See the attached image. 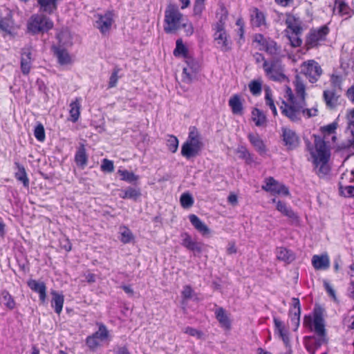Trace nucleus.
<instances>
[{
	"instance_id": "obj_1",
	"label": "nucleus",
	"mask_w": 354,
	"mask_h": 354,
	"mask_svg": "<svg viewBox=\"0 0 354 354\" xmlns=\"http://www.w3.org/2000/svg\"><path fill=\"white\" fill-rule=\"evenodd\" d=\"M292 84L294 90L289 86L283 88V99L280 106L282 115L294 122L300 121L302 116L307 118L316 116L318 113L316 106L306 108V86L304 78L296 75Z\"/></svg>"
},
{
	"instance_id": "obj_2",
	"label": "nucleus",
	"mask_w": 354,
	"mask_h": 354,
	"mask_svg": "<svg viewBox=\"0 0 354 354\" xmlns=\"http://www.w3.org/2000/svg\"><path fill=\"white\" fill-rule=\"evenodd\" d=\"M304 325L314 330L316 334V336H306L304 339L308 352L315 354L316 350L327 342L323 310L320 307L315 308L313 317L310 315L304 316Z\"/></svg>"
},
{
	"instance_id": "obj_3",
	"label": "nucleus",
	"mask_w": 354,
	"mask_h": 354,
	"mask_svg": "<svg viewBox=\"0 0 354 354\" xmlns=\"http://www.w3.org/2000/svg\"><path fill=\"white\" fill-rule=\"evenodd\" d=\"M188 27L187 35H192L194 29L191 24H187V19L180 12L178 6L169 3L165 11L164 30L166 33H176L181 28Z\"/></svg>"
},
{
	"instance_id": "obj_4",
	"label": "nucleus",
	"mask_w": 354,
	"mask_h": 354,
	"mask_svg": "<svg viewBox=\"0 0 354 354\" xmlns=\"http://www.w3.org/2000/svg\"><path fill=\"white\" fill-rule=\"evenodd\" d=\"M315 150L311 151L315 169L319 176H324L329 171L328 162L330 157V150L326 142L319 137L315 139Z\"/></svg>"
},
{
	"instance_id": "obj_5",
	"label": "nucleus",
	"mask_w": 354,
	"mask_h": 354,
	"mask_svg": "<svg viewBox=\"0 0 354 354\" xmlns=\"http://www.w3.org/2000/svg\"><path fill=\"white\" fill-rule=\"evenodd\" d=\"M203 147L199 132L195 127L189 128L187 140L181 147V154L187 159L197 156Z\"/></svg>"
},
{
	"instance_id": "obj_6",
	"label": "nucleus",
	"mask_w": 354,
	"mask_h": 354,
	"mask_svg": "<svg viewBox=\"0 0 354 354\" xmlns=\"http://www.w3.org/2000/svg\"><path fill=\"white\" fill-rule=\"evenodd\" d=\"M263 68L266 75L272 81L283 82L288 80L284 74V66L279 59H270L265 61Z\"/></svg>"
},
{
	"instance_id": "obj_7",
	"label": "nucleus",
	"mask_w": 354,
	"mask_h": 354,
	"mask_svg": "<svg viewBox=\"0 0 354 354\" xmlns=\"http://www.w3.org/2000/svg\"><path fill=\"white\" fill-rule=\"evenodd\" d=\"M57 38L59 41L58 46H54V53L61 65H66L71 63V57L64 46L71 45L69 34L67 31H62L57 34Z\"/></svg>"
},
{
	"instance_id": "obj_8",
	"label": "nucleus",
	"mask_w": 354,
	"mask_h": 354,
	"mask_svg": "<svg viewBox=\"0 0 354 354\" xmlns=\"http://www.w3.org/2000/svg\"><path fill=\"white\" fill-rule=\"evenodd\" d=\"M53 27V22L41 14L32 15L28 22V30L32 34L48 32Z\"/></svg>"
},
{
	"instance_id": "obj_9",
	"label": "nucleus",
	"mask_w": 354,
	"mask_h": 354,
	"mask_svg": "<svg viewBox=\"0 0 354 354\" xmlns=\"http://www.w3.org/2000/svg\"><path fill=\"white\" fill-rule=\"evenodd\" d=\"M329 28L326 25L310 30L306 40L307 48H313L322 45L326 40Z\"/></svg>"
},
{
	"instance_id": "obj_10",
	"label": "nucleus",
	"mask_w": 354,
	"mask_h": 354,
	"mask_svg": "<svg viewBox=\"0 0 354 354\" xmlns=\"http://www.w3.org/2000/svg\"><path fill=\"white\" fill-rule=\"evenodd\" d=\"M301 73L308 78L311 83L316 82L322 74V69L315 60L304 62L301 66Z\"/></svg>"
},
{
	"instance_id": "obj_11",
	"label": "nucleus",
	"mask_w": 354,
	"mask_h": 354,
	"mask_svg": "<svg viewBox=\"0 0 354 354\" xmlns=\"http://www.w3.org/2000/svg\"><path fill=\"white\" fill-rule=\"evenodd\" d=\"M186 66L183 68V80L186 83H191L196 77L200 69L199 62L192 56L185 59Z\"/></svg>"
},
{
	"instance_id": "obj_12",
	"label": "nucleus",
	"mask_w": 354,
	"mask_h": 354,
	"mask_svg": "<svg viewBox=\"0 0 354 354\" xmlns=\"http://www.w3.org/2000/svg\"><path fill=\"white\" fill-rule=\"evenodd\" d=\"M262 189L272 194H278L288 196L289 195V190L286 186L280 183L272 177H269L265 179L264 185L261 187Z\"/></svg>"
},
{
	"instance_id": "obj_13",
	"label": "nucleus",
	"mask_w": 354,
	"mask_h": 354,
	"mask_svg": "<svg viewBox=\"0 0 354 354\" xmlns=\"http://www.w3.org/2000/svg\"><path fill=\"white\" fill-rule=\"evenodd\" d=\"M95 21V26L102 35H108L114 22V13L113 11H106L104 14H98Z\"/></svg>"
},
{
	"instance_id": "obj_14",
	"label": "nucleus",
	"mask_w": 354,
	"mask_h": 354,
	"mask_svg": "<svg viewBox=\"0 0 354 354\" xmlns=\"http://www.w3.org/2000/svg\"><path fill=\"white\" fill-rule=\"evenodd\" d=\"M250 18L251 26L259 28L261 30L268 28L266 14L257 8H252L250 10Z\"/></svg>"
},
{
	"instance_id": "obj_15",
	"label": "nucleus",
	"mask_w": 354,
	"mask_h": 354,
	"mask_svg": "<svg viewBox=\"0 0 354 354\" xmlns=\"http://www.w3.org/2000/svg\"><path fill=\"white\" fill-rule=\"evenodd\" d=\"M274 333L283 341L286 346H290V333L286 324L277 317L273 319Z\"/></svg>"
},
{
	"instance_id": "obj_16",
	"label": "nucleus",
	"mask_w": 354,
	"mask_h": 354,
	"mask_svg": "<svg viewBox=\"0 0 354 354\" xmlns=\"http://www.w3.org/2000/svg\"><path fill=\"white\" fill-rule=\"evenodd\" d=\"M13 26L11 10L5 7H0V29L6 32L10 33Z\"/></svg>"
},
{
	"instance_id": "obj_17",
	"label": "nucleus",
	"mask_w": 354,
	"mask_h": 354,
	"mask_svg": "<svg viewBox=\"0 0 354 354\" xmlns=\"http://www.w3.org/2000/svg\"><path fill=\"white\" fill-rule=\"evenodd\" d=\"M289 313L291 322L295 326L294 330H296L299 326L301 315V306L298 298L293 297L292 299L291 307Z\"/></svg>"
},
{
	"instance_id": "obj_18",
	"label": "nucleus",
	"mask_w": 354,
	"mask_h": 354,
	"mask_svg": "<svg viewBox=\"0 0 354 354\" xmlns=\"http://www.w3.org/2000/svg\"><path fill=\"white\" fill-rule=\"evenodd\" d=\"M181 245L187 250L200 253L202 252V243L192 239L191 235L187 232H183L180 234Z\"/></svg>"
},
{
	"instance_id": "obj_19",
	"label": "nucleus",
	"mask_w": 354,
	"mask_h": 354,
	"mask_svg": "<svg viewBox=\"0 0 354 354\" xmlns=\"http://www.w3.org/2000/svg\"><path fill=\"white\" fill-rule=\"evenodd\" d=\"M27 284L33 292L39 295L41 303L44 304L46 301V286L45 283L35 279H30Z\"/></svg>"
},
{
	"instance_id": "obj_20",
	"label": "nucleus",
	"mask_w": 354,
	"mask_h": 354,
	"mask_svg": "<svg viewBox=\"0 0 354 354\" xmlns=\"http://www.w3.org/2000/svg\"><path fill=\"white\" fill-rule=\"evenodd\" d=\"M119 197L122 199L138 201L141 196V190L139 187H127L119 189Z\"/></svg>"
},
{
	"instance_id": "obj_21",
	"label": "nucleus",
	"mask_w": 354,
	"mask_h": 354,
	"mask_svg": "<svg viewBox=\"0 0 354 354\" xmlns=\"http://www.w3.org/2000/svg\"><path fill=\"white\" fill-rule=\"evenodd\" d=\"M283 140L288 149H294L299 145V138L295 132L289 129H283Z\"/></svg>"
},
{
	"instance_id": "obj_22",
	"label": "nucleus",
	"mask_w": 354,
	"mask_h": 354,
	"mask_svg": "<svg viewBox=\"0 0 354 354\" xmlns=\"http://www.w3.org/2000/svg\"><path fill=\"white\" fill-rule=\"evenodd\" d=\"M214 39L218 48H219L221 51L227 52L230 50V42L226 32H214Z\"/></svg>"
},
{
	"instance_id": "obj_23",
	"label": "nucleus",
	"mask_w": 354,
	"mask_h": 354,
	"mask_svg": "<svg viewBox=\"0 0 354 354\" xmlns=\"http://www.w3.org/2000/svg\"><path fill=\"white\" fill-rule=\"evenodd\" d=\"M312 265L315 270H327L330 266V259L328 254L313 255L312 257Z\"/></svg>"
},
{
	"instance_id": "obj_24",
	"label": "nucleus",
	"mask_w": 354,
	"mask_h": 354,
	"mask_svg": "<svg viewBox=\"0 0 354 354\" xmlns=\"http://www.w3.org/2000/svg\"><path fill=\"white\" fill-rule=\"evenodd\" d=\"M286 25L295 35H298L301 32V21L299 18L291 14H286Z\"/></svg>"
},
{
	"instance_id": "obj_25",
	"label": "nucleus",
	"mask_w": 354,
	"mask_h": 354,
	"mask_svg": "<svg viewBox=\"0 0 354 354\" xmlns=\"http://www.w3.org/2000/svg\"><path fill=\"white\" fill-rule=\"evenodd\" d=\"M32 57L28 48H24L21 52V69L24 75H28L31 68Z\"/></svg>"
},
{
	"instance_id": "obj_26",
	"label": "nucleus",
	"mask_w": 354,
	"mask_h": 354,
	"mask_svg": "<svg viewBox=\"0 0 354 354\" xmlns=\"http://www.w3.org/2000/svg\"><path fill=\"white\" fill-rule=\"evenodd\" d=\"M50 294L52 295L51 306L57 315H60L64 306V297L56 290H51Z\"/></svg>"
},
{
	"instance_id": "obj_27",
	"label": "nucleus",
	"mask_w": 354,
	"mask_h": 354,
	"mask_svg": "<svg viewBox=\"0 0 354 354\" xmlns=\"http://www.w3.org/2000/svg\"><path fill=\"white\" fill-rule=\"evenodd\" d=\"M248 140L252 145L255 148L256 151L260 154H265L266 152V145L257 133H249L248 136Z\"/></svg>"
},
{
	"instance_id": "obj_28",
	"label": "nucleus",
	"mask_w": 354,
	"mask_h": 354,
	"mask_svg": "<svg viewBox=\"0 0 354 354\" xmlns=\"http://www.w3.org/2000/svg\"><path fill=\"white\" fill-rule=\"evenodd\" d=\"M189 219L194 228L202 235H206L209 233V227L196 215L190 214Z\"/></svg>"
},
{
	"instance_id": "obj_29",
	"label": "nucleus",
	"mask_w": 354,
	"mask_h": 354,
	"mask_svg": "<svg viewBox=\"0 0 354 354\" xmlns=\"http://www.w3.org/2000/svg\"><path fill=\"white\" fill-rule=\"evenodd\" d=\"M82 99L80 97H76L75 100L71 102L69 106V114L71 120L73 122H76L80 115Z\"/></svg>"
},
{
	"instance_id": "obj_30",
	"label": "nucleus",
	"mask_w": 354,
	"mask_h": 354,
	"mask_svg": "<svg viewBox=\"0 0 354 354\" xmlns=\"http://www.w3.org/2000/svg\"><path fill=\"white\" fill-rule=\"evenodd\" d=\"M323 97L328 108L334 109L337 106L338 96L333 90H325Z\"/></svg>"
},
{
	"instance_id": "obj_31",
	"label": "nucleus",
	"mask_w": 354,
	"mask_h": 354,
	"mask_svg": "<svg viewBox=\"0 0 354 354\" xmlns=\"http://www.w3.org/2000/svg\"><path fill=\"white\" fill-rule=\"evenodd\" d=\"M276 255L279 260L286 263H290L295 259L293 252L283 247H279L276 249Z\"/></svg>"
},
{
	"instance_id": "obj_32",
	"label": "nucleus",
	"mask_w": 354,
	"mask_h": 354,
	"mask_svg": "<svg viewBox=\"0 0 354 354\" xmlns=\"http://www.w3.org/2000/svg\"><path fill=\"white\" fill-rule=\"evenodd\" d=\"M57 0H38L39 10L48 14L53 13L57 10Z\"/></svg>"
},
{
	"instance_id": "obj_33",
	"label": "nucleus",
	"mask_w": 354,
	"mask_h": 354,
	"mask_svg": "<svg viewBox=\"0 0 354 354\" xmlns=\"http://www.w3.org/2000/svg\"><path fill=\"white\" fill-rule=\"evenodd\" d=\"M15 166L17 169V171L15 174V178L17 180L21 182L24 187L28 188L29 179L27 176V174L24 167L18 162H15Z\"/></svg>"
},
{
	"instance_id": "obj_34",
	"label": "nucleus",
	"mask_w": 354,
	"mask_h": 354,
	"mask_svg": "<svg viewBox=\"0 0 354 354\" xmlns=\"http://www.w3.org/2000/svg\"><path fill=\"white\" fill-rule=\"evenodd\" d=\"M229 106L234 114H243V104L241 97L238 95H234L229 100Z\"/></svg>"
},
{
	"instance_id": "obj_35",
	"label": "nucleus",
	"mask_w": 354,
	"mask_h": 354,
	"mask_svg": "<svg viewBox=\"0 0 354 354\" xmlns=\"http://www.w3.org/2000/svg\"><path fill=\"white\" fill-rule=\"evenodd\" d=\"M215 315L216 319L218 321L222 327H224L227 329L230 328V321L227 315L226 314L225 310L223 308H216L215 310Z\"/></svg>"
},
{
	"instance_id": "obj_36",
	"label": "nucleus",
	"mask_w": 354,
	"mask_h": 354,
	"mask_svg": "<svg viewBox=\"0 0 354 354\" xmlns=\"http://www.w3.org/2000/svg\"><path fill=\"white\" fill-rule=\"evenodd\" d=\"M276 208L279 212L290 218H297V214L293 212V210L290 207H288L285 203L281 201H277Z\"/></svg>"
},
{
	"instance_id": "obj_37",
	"label": "nucleus",
	"mask_w": 354,
	"mask_h": 354,
	"mask_svg": "<svg viewBox=\"0 0 354 354\" xmlns=\"http://www.w3.org/2000/svg\"><path fill=\"white\" fill-rule=\"evenodd\" d=\"M87 160L88 158L86 153V149L82 146L76 151L75 161L78 166L84 168L87 164Z\"/></svg>"
},
{
	"instance_id": "obj_38",
	"label": "nucleus",
	"mask_w": 354,
	"mask_h": 354,
	"mask_svg": "<svg viewBox=\"0 0 354 354\" xmlns=\"http://www.w3.org/2000/svg\"><path fill=\"white\" fill-rule=\"evenodd\" d=\"M337 9L339 15L346 19L351 17L354 13V10L342 1L339 2Z\"/></svg>"
},
{
	"instance_id": "obj_39",
	"label": "nucleus",
	"mask_w": 354,
	"mask_h": 354,
	"mask_svg": "<svg viewBox=\"0 0 354 354\" xmlns=\"http://www.w3.org/2000/svg\"><path fill=\"white\" fill-rule=\"evenodd\" d=\"M260 50H265L267 53L274 55L278 54L279 48L277 43L271 39H268Z\"/></svg>"
},
{
	"instance_id": "obj_40",
	"label": "nucleus",
	"mask_w": 354,
	"mask_h": 354,
	"mask_svg": "<svg viewBox=\"0 0 354 354\" xmlns=\"http://www.w3.org/2000/svg\"><path fill=\"white\" fill-rule=\"evenodd\" d=\"M174 55L175 57L183 56L184 59L186 57H189V53L187 48L183 44L181 39H178L176 42V48L174 50Z\"/></svg>"
},
{
	"instance_id": "obj_41",
	"label": "nucleus",
	"mask_w": 354,
	"mask_h": 354,
	"mask_svg": "<svg viewBox=\"0 0 354 354\" xmlns=\"http://www.w3.org/2000/svg\"><path fill=\"white\" fill-rule=\"evenodd\" d=\"M2 297L5 306L9 310H13L16 306V302L13 297L6 290H3L0 292Z\"/></svg>"
},
{
	"instance_id": "obj_42",
	"label": "nucleus",
	"mask_w": 354,
	"mask_h": 354,
	"mask_svg": "<svg viewBox=\"0 0 354 354\" xmlns=\"http://www.w3.org/2000/svg\"><path fill=\"white\" fill-rule=\"evenodd\" d=\"M252 118L255 124L258 127L263 125L266 122V115L259 109H254L252 111Z\"/></svg>"
},
{
	"instance_id": "obj_43",
	"label": "nucleus",
	"mask_w": 354,
	"mask_h": 354,
	"mask_svg": "<svg viewBox=\"0 0 354 354\" xmlns=\"http://www.w3.org/2000/svg\"><path fill=\"white\" fill-rule=\"evenodd\" d=\"M118 173L121 176V180L126 181L129 183H132L137 181L139 179V176L136 175L134 173L128 170L119 169Z\"/></svg>"
},
{
	"instance_id": "obj_44",
	"label": "nucleus",
	"mask_w": 354,
	"mask_h": 354,
	"mask_svg": "<svg viewBox=\"0 0 354 354\" xmlns=\"http://www.w3.org/2000/svg\"><path fill=\"white\" fill-rule=\"evenodd\" d=\"M166 145L168 149L172 152L175 153L178 147V138L172 135H169L167 136V139L166 141Z\"/></svg>"
},
{
	"instance_id": "obj_45",
	"label": "nucleus",
	"mask_w": 354,
	"mask_h": 354,
	"mask_svg": "<svg viewBox=\"0 0 354 354\" xmlns=\"http://www.w3.org/2000/svg\"><path fill=\"white\" fill-rule=\"evenodd\" d=\"M337 128V122H333L330 124H328L326 126L322 127L320 130L322 133L324 135V137L326 136L333 135L335 133V130Z\"/></svg>"
},
{
	"instance_id": "obj_46",
	"label": "nucleus",
	"mask_w": 354,
	"mask_h": 354,
	"mask_svg": "<svg viewBox=\"0 0 354 354\" xmlns=\"http://www.w3.org/2000/svg\"><path fill=\"white\" fill-rule=\"evenodd\" d=\"M227 17V16L226 14L222 15L220 19L215 24L213 25L212 28L214 30V32H226L225 29V25Z\"/></svg>"
},
{
	"instance_id": "obj_47",
	"label": "nucleus",
	"mask_w": 354,
	"mask_h": 354,
	"mask_svg": "<svg viewBox=\"0 0 354 354\" xmlns=\"http://www.w3.org/2000/svg\"><path fill=\"white\" fill-rule=\"evenodd\" d=\"M34 136L39 142H43L45 140V131L42 124L39 123L35 127L34 130Z\"/></svg>"
},
{
	"instance_id": "obj_48",
	"label": "nucleus",
	"mask_w": 354,
	"mask_h": 354,
	"mask_svg": "<svg viewBox=\"0 0 354 354\" xmlns=\"http://www.w3.org/2000/svg\"><path fill=\"white\" fill-rule=\"evenodd\" d=\"M346 118L348 121L347 131L351 134H354V109L347 111Z\"/></svg>"
},
{
	"instance_id": "obj_49",
	"label": "nucleus",
	"mask_w": 354,
	"mask_h": 354,
	"mask_svg": "<svg viewBox=\"0 0 354 354\" xmlns=\"http://www.w3.org/2000/svg\"><path fill=\"white\" fill-rule=\"evenodd\" d=\"M181 205L184 208H188L191 207L194 203V199L192 196L188 193H184L181 195L180 198Z\"/></svg>"
},
{
	"instance_id": "obj_50",
	"label": "nucleus",
	"mask_w": 354,
	"mask_h": 354,
	"mask_svg": "<svg viewBox=\"0 0 354 354\" xmlns=\"http://www.w3.org/2000/svg\"><path fill=\"white\" fill-rule=\"evenodd\" d=\"M93 335L97 339V340L103 341L106 339L109 335V332L105 326L101 324L99 326V329L97 332L93 333Z\"/></svg>"
},
{
	"instance_id": "obj_51",
	"label": "nucleus",
	"mask_w": 354,
	"mask_h": 354,
	"mask_svg": "<svg viewBox=\"0 0 354 354\" xmlns=\"http://www.w3.org/2000/svg\"><path fill=\"white\" fill-rule=\"evenodd\" d=\"M120 241L124 243H129L133 239V234L129 229L126 227L121 228Z\"/></svg>"
},
{
	"instance_id": "obj_52",
	"label": "nucleus",
	"mask_w": 354,
	"mask_h": 354,
	"mask_svg": "<svg viewBox=\"0 0 354 354\" xmlns=\"http://www.w3.org/2000/svg\"><path fill=\"white\" fill-rule=\"evenodd\" d=\"M183 332L190 336L195 337L198 339H202L203 337V333L201 330L189 326L186 327L183 330Z\"/></svg>"
},
{
	"instance_id": "obj_53",
	"label": "nucleus",
	"mask_w": 354,
	"mask_h": 354,
	"mask_svg": "<svg viewBox=\"0 0 354 354\" xmlns=\"http://www.w3.org/2000/svg\"><path fill=\"white\" fill-rule=\"evenodd\" d=\"M249 88L253 95H258L261 91V84L258 81H252L249 84Z\"/></svg>"
},
{
	"instance_id": "obj_54",
	"label": "nucleus",
	"mask_w": 354,
	"mask_h": 354,
	"mask_svg": "<svg viewBox=\"0 0 354 354\" xmlns=\"http://www.w3.org/2000/svg\"><path fill=\"white\" fill-rule=\"evenodd\" d=\"M181 295L184 300H187L192 297L194 295V290L189 285L185 286L182 290Z\"/></svg>"
},
{
	"instance_id": "obj_55",
	"label": "nucleus",
	"mask_w": 354,
	"mask_h": 354,
	"mask_svg": "<svg viewBox=\"0 0 354 354\" xmlns=\"http://www.w3.org/2000/svg\"><path fill=\"white\" fill-rule=\"evenodd\" d=\"M340 194L345 197L354 196V186H346L339 187Z\"/></svg>"
},
{
	"instance_id": "obj_56",
	"label": "nucleus",
	"mask_w": 354,
	"mask_h": 354,
	"mask_svg": "<svg viewBox=\"0 0 354 354\" xmlns=\"http://www.w3.org/2000/svg\"><path fill=\"white\" fill-rule=\"evenodd\" d=\"M101 169L103 171L112 172L114 169L113 162L108 159H104L101 165Z\"/></svg>"
},
{
	"instance_id": "obj_57",
	"label": "nucleus",
	"mask_w": 354,
	"mask_h": 354,
	"mask_svg": "<svg viewBox=\"0 0 354 354\" xmlns=\"http://www.w3.org/2000/svg\"><path fill=\"white\" fill-rule=\"evenodd\" d=\"M86 345L91 349H95L100 345V342L96 339V337L93 335L88 336L86 339Z\"/></svg>"
},
{
	"instance_id": "obj_58",
	"label": "nucleus",
	"mask_w": 354,
	"mask_h": 354,
	"mask_svg": "<svg viewBox=\"0 0 354 354\" xmlns=\"http://www.w3.org/2000/svg\"><path fill=\"white\" fill-rule=\"evenodd\" d=\"M118 69H115L109 78V88L115 87L118 80Z\"/></svg>"
},
{
	"instance_id": "obj_59",
	"label": "nucleus",
	"mask_w": 354,
	"mask_h": 354,
	"mask_svg": "<svg viewBox=\"0 0 354 354\" xmlns=\"http://www.w3.org/2000/svg\"><path fill=\"white\" fill-rule=\"evenodd\" d=\"M205 9V3L204 2H200V1H196L194 2V14L195 15H201Z\"/></svg>"
},
{
	"instance_id": "obj_60",
	"label": "nucleus",
	"mask_w": 354,
	"mask_h": 354,
	"mask_svg": "<svg viewBox=\"0 0 354 354\" xmlns=\"http://www.w3.org/2000/svg\"><path fill=\"white\" fill-rule=\"evenodd\" d=\"M268 39L269 38L265 37L262 34L259 33L254 35L253 41L262 47Z\"/></svg>"
},
{
	"instance_id": "obj_61",
	"label": "nucleus",
	"mask_w": 354,
	"mask_h": 354,
	"mask_svg": "<svg viewBox=\"0 0 354 354\" xmlns=\"http://www.w3.org/2000/svg\"><path fill=\"white\" fill-rule=\"evenodd\" d=\"M330 82L335 87H339L341 84V78L338 75H333L330 77Z\"/></svg>"
},
{
	"instance_id": "obj_62",
	"label": "nucleus",
	"mask_w": 354,
	"mask_h": 354,
	"mask_svg": "<svg viewBox=\"0 0 354 354\" xmlns=\"http://www.w3.org/2000/svg\"><path fill=\"white\" fill-rule=\"evenodd\" d=\"M346 95L349 100L354 104V85L351 86L346 92Z\"/></svg>"
},
{
	"instance_id": "obj_63",
	"label": "nucleus",
	"mask_w": 354,
	"mask_h": 354,
	"mask_svg": "<svg viewBox=\"0 0 354 354\" xmlns=\"http://www.w3.org/2000/svg\"><path fill=\"white\" fill-rule=\"evenodd\" d=\"M239 153H240L241 154L242 158H243L246 160L250 157V153L244 147H241L240 149H239Z\"/></svg>"
},
{
	"instance_id": "obj_64",
	"label": "nucleus",
	"mask_w": 354,
	"mask_h": 354,
	"mask_svg": "<svg viewBox=\"0 0 354 354\" xmlns=\"http://www.w3.org/2000/svg\"><path fill=\"white\" fill-rule=\"evenodd\" d=\"M115 354H130V353L125 346H121L118 348Z\"/></svg>"
}]
</instances>
